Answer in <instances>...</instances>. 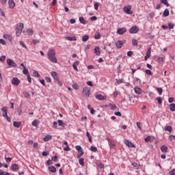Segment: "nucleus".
<instances>
[{
  "instance_id": "1",
  "label": "nucleus",
  "mask_w": 175,
  "mask_h": 175,
  "mask_svg": "<svg viewBox=\"0 0 175 175\" xmlns=\"http://www.w3.org/2000/svg\"><path fill=\"white\" fill-rule=\"evenodd\" d=\"M48 59L52 64H57L58 59L55 57V49H49L48 53Z\"/></svg>"
},
{
  "instance_id": "2",
  "label": "nucleus",
  "mask_w": 175,
  "mask_h": 175,
  "mask_svg": "<svg viewBox=\"0 0 175 175\" xmlns=\"http://www.w3.org/2000/svg\"><path fill=\"white\" fill-rule=\"evenodd\" d=\"M23 29H24V24L20 23L18 24V27L16 28V35L18 37H20L21 35V33L23 32Z\"/></svg>"
},
{
  "instance_id": "3",
  "label": "nucleus",
  "mask_w": 175,
  "mask_h": 175,
  "mask_svg": "<svg viewBox=\"0 0 175 175\" xmlns=\"http://www.w3.org/2000/svg\"><path fill=\"white\" fill-rule=\"evenodd\" d=\"M82 95L85 96V98H90V95H91V88L88 87H85L83 88Z\"/></svg>"
},
{
  "instance_id": "4",
  "label": "nucleus",
  "mask_w": 175,
  "mask_h": 175,
  "mask_svg": "<svg viewBox=\"0 0 175 175\" xmlns=\"http://www.w3.org/2000/svg\"><path fill=\"white\" fill-rule=\"evenodd\" d=\"M123 10L126 14H133V11H132V6L126 5L124 7Z\"/></svg>"
},
{
  "instance_id": "5",
  "label": "nucleus",
  "mask_w": 175,
  "mask_h": 175,
  "mask_svg": "<svg viewBox=\"0 0 175 175\" xmlns=\"http://www.w3.org/2000/svg\"><path fill=\"white\" fill-rule=\"evenodd\" d=\"M7 64L9 66H12V68H17V64L14 61L11 59H7Z\"/></svg>"
},
{
  "instance_id": "6",
  "label": "nucleus",
  "mask_w": 175,
  "mask_h": 175,
  "mask_svg": "<svg viewBox=\"0 0 175 175\" xmlns=\"http://www.w3.org/2000/svg\"><path fill=\"white\" fill-rule=\"evenodd\" d=\"M131 33H137L139 32V27L137 26H133L129 29Z\"/></svg>"
},
{
  "instance_id": "7",
  "label": "nucleus",
  "mask_w": 175,
  "mask_h": 175,
  "mask_svg": "<svg viewBox=\"0 0 175 175\" xmlns=\"http://www.w3.org/2000/svg\"><path fill=\"white\" fill-rule=\"evenodd\" d=\"M124 43H125V40H118L117 42L116 43V46L117 49H121L122 46H124Z\"/></svg>"
},
{
  "instance_id": "8",
  "label": "nucleus",
  "mask_w": 175,
  "mask_h": 175,
  "mask_svg": "<svg viewBox=\"0 0 175 175\" xmlns=\"http://www.w3.org/2000/svg\"><path fill=\"white\" fill-rule=\"evenodd\" d=\"M126 32V28L125 27H120L117 30V33L119 35H124Z\"/></svg>"
},
{
  "instance_id": "9",
  "label": "nucleus",
  "mask_w": 175,
  "mask_h": 175,
  "mask_svg": "<svg viewBox=\"0 0 175 175\" xmlns=\"http://www.w3.org/2000/svg\"><path fill=\"white\" fill-rule=\"evenodd\" d=\"M96 99H98V100H106V96H103L102 94H95Z\"/></svg>"
},
{
  "instance_id": "10",
  "label": "nucleus",
  "mask_w": 175,
  "mask_h": 175,
  "mask_svg": "<svg viewBox=\"0 0 175 175\" xmlns=\"http://www.w3.org/2000/svg\"><path fill=\"white\" fill-rule=\"evenodd\" d=\"M21 81L17 77H14L12 80V84L14 85H18Z\"/></svg>"
},
{
  "instance_id": "11",
  "label": "nucleus",
  "mask_w": 175,
  "mask_h": 175,
  "mask_svg": "<svg viewBox=\"0 0 175 175\" xmlns=\"http://www.w3.org/2000/svg\"><path fill=\"white\" fill-rule=\"evenodd\" d=\"M8 5H9L10 9H14L16 6V3H14V0H9Z\"/></svg>"
},
{
  "instance_id": "12",
  "label": "nucleus",
  "mask_w": 175,
  "mask_h": 175,
  "mask_svg": "<svg viewBox=\"0 0 175 175\" xmlns=\"http://www.w3.org/2000/svg\"><path fill=\"white\" fill-rule=\"evenodd\" d=\"M2 116L3 118L7 117L8 116V108L6 107H3L1 109Z\"/></svg>"
},
{
  "instance_id": "13",
  "label": "nucleus",
  "mask_w": 175,
  "mask_h": 175,
  "mask_svg": "<svg viewBox=\"0 0 175 175\" xmlns=\"http://www.w3.org/2000/svg\"><path fill=\"white\" fill-rule=\"evenodd\" d=\"M20 169V167H18V164L14 163L11 165V170L12 172H16Z\"/></svg>"
},
{
  "instance_id": "14",
  "label": "nucleus",
  "mask_w": 175,
  "mask_h": 175,
  "mask_svg": "<svg viewBox=\"0 0 175 175\" xmlns=\"http://www.w3.org/2000/svg\"><path fill=\"white\" fill-rule=\"evenodd\" d=\"M107 140L109 147H111V148H112V147L116 146V144H114V142L113 140H111V139L108 137V138H107Z\"/></svg>"
},
{
  "instance_id": "15",
  "label": "nucleus",
  "mask_w": 175,
  "mask_h": 175,
  "mask_svg": "<svg viewBox=\"0 0 175 175\" xmlns=\"http://www.w3.org/2000/svg\"><path fill=\"white\" fill-rule=\"evenodd\" d=\"M125 144L126 146H127L128 147H130L131 148H135V144H133L132 142H131L129 140H126L125 142Z\"/></svg>"
},
{
  "instance_id": "16",
  "label": "nucleus",
  "mask_w": 175,
  "mask_h": 175,
  "mask_svg": "<svg viewBox=\"0 0 175 175\" xmlns=\"http://www.w3.org/2000/svg\"><path fill=\"white\" fill-rule=\"evenodd\" d=\"M78 65H80V62L76 61L73 64L72 67L76 70V72H79V68H77Z\"/></svg>"
},
{
  "instance_id": "17",
  "label": "nucleus",
  "mask_w": 175,
  "mask_h": 175,
  "mask_svg": "<svg viewBox=\"0 0 175 175\" xmlns=\"http://www.w3.org/2000/svg\"><path fill=\"white\" fill-rule=\"evenodd\" d=\"M51 75L52 76V77L54 79V80H58V74H57V72L55 71H52L51 72Z\"/></svg>"
},
{
  "instance_id": "18",
  "label": "nucleus",
  "mask_w": 175,
  "mask_h": 175,
  "mask_svg": "<svg viewBox=\"0 0 175 175\" xmlns=\"http://www.w3.org/2000/svg\"><path fill=\"white\" fill-rule=\"evenodd\" d=\"M94 53L96 54V55H100V48H99V46H96L94 48Z\"/></svg>"
},
{
  "instance_id": "19",
  "label": "nucleus",
  "mask_w": 175,
  "mask_h": 175,
  "mask_svg": "<svg viewBox=\"0 0 175 175\" xmlns=\"http://www.w3.org/2000/svg\"><path fill=\"white\" fill-rule=\"evenodd\" d=\"M151 57V49H148V51L146 53V55L144 57L145 61H147L148 58H150Z\"/></svg>"
},
{
  "instance_id": "20",
  "label": "nucleus",
  "mask_w": 175,
  "mask_h": 175,
  "mask_svg": "<svg viewBox=\"0 0 175 175\" xmlns=\"http://www.w3.org/2000/svg\"><path fill=\"white\" fill-rule=\"evenodd\" d=\"M66 40H69L70 42H76V40H77V38H76V37H73V36H68L66 37Z\"/></svg>"
},
{
  "instance_id": "21",
  "label": "nucleus",
  "mask_w": 175,
  "mask_h": 175,
  "mask_svg": "<svg viewBox=\"0 0 175 175\" xmlns=\"http://www.w3.org/2000/svg\"><path fill=\"white\" fill-rule=\"evenodd\" d=\"M134 91L135 94H137V95H140V94H142V89L140 88H138V87L134 88Z\"/></svg>"
},
{
  "instance_id": "22",
  "label": "nucleus",
  "mask_w": 175,
  "mask_h": 175,
  "mask_svg": "<svg viewBox=\"0 0 175 175\" xmlns=\"http://www.w3.org/2000/svg\"><path fill=\"white\" fill-rule=\"evenodd\" d=\"M48 169L51 173H55V172H57V168L54 166H49Z\"/></svg>"
},
{
  "instance_id": "23",
  "label": "nucleus",
  "mask_w": 175,
  "mask_h": 175,
  "mask_svg": "<svg viewBox=\"0 0 175 175\" xmlns=\"http://www.w3.org/2000/svg\"><path fill=\"white\" fill-rule=\"evenodd\" d=\"M14 128H20L21 126V122L14 121L13 123Z\"/></svg>"
},
{
  "instance_id": "24",
  "label": "nucleus",
  "mask_w": 175,
  "mask_h": 175,
  "mask_svg": "<svg viewBox=\"0 0 175 175\" xmlns=\"http://www.w3.org/2000/svg\"><path fill=\"white\" fill-rule=\"evenodd\" d=\"M161 150L163 152L166 153V152H167V146H166L165 145H162L161 146Z\"/></svg>"
},
{
  "instance_id": "25",
  "label": "nucleus",
  "mask_w": 175,
  "mask_h": 175,
  "mask_svg": "<svg viewBox=\"0 0 175 175\" xmlns=\"http://www.w3.org/2000/svg\"><path fill=\"white\" fill-rule=\"evenodd\" d=\"M86 136L88 138L90 143H92V137L91 136V135H90V133L88 131L86 132Z\"/></svg>"
},
{
  "instance_id": "26",
  "label": "nucleus",
  "mask_w": 175,
  "mask_h": 175,
  "mask_svg": "<svg viewBox=\"0 0 175 175\" xmlns=\"http://www.w3.org/2000/svg\"><path fill=\"white\" fill-rule=\"evenodd\" d=\"M169 14H170L169 10L165 9L163 13V17H167Z\"/></svg>"
},
{
  "instance_id": "27",
  "label": "nucleus",
  "mask_w": 175,
  "mask_h": 175,
  "mask_svg": "<svg viewBox=\"0 0 175 175\" xmlns=\"http://www.w3.org/2000/svg\"><path fill=\"white\" fill-rule=\"evenodd\" d=\"M52 137L50 135H47L46 136H45V137L43 138L44 142H49V140H51Z\"/></svg>"
},
{
  "instance_id": "28",
  "label": "nucleus",
  "mask_w": 175,
  "mask_h": 175,
  "mask_svg": "<svg viewBox=\"0 0 175 175\" xmlns=\"http://www.w3.org/2000/svg\"><path fill=\"white\" fill-rule=\"evenodd\" d=\"M64 144L65 146H66V147L64 148V151H70V148L69 146H68V142H64Z\"/></svg>"
},
{
  "instance_id": "29",
  "label": "nucleus",
  "mask_w": 175,
  "mask_h": 175,
  "mask_svg": "<svg viewBox=\"0 0 175 175\" xmlns=\"http://www.w3.org/2000/svg\"><path fill=\"white\" fill-rule=\"evenodd\" d=\"M78 152L79 154H77V158H81V157H83V155H84V152L83 151V149L78 150Z\"/></svg>"
},
{
  "instance_id": "30",
  "label": "nucleus",
  "mask_w": 175,
  "mask_h": 175,
  "mask_svg": "<svg viewBox=\"0 0 175 175\" xmlns=\"http://www.w3.org/2000/svg\"><path fill=\"white\" fill-rule=\"evenodd\" d=\"M88 39H90V36H88L87 34L82 36V42H87V40H88Z\"/></svg>"
},
{
  "instance_id": "31",
  "label": "nucleus",
  "mask_w": 175,
  "mask_h": 175,
  "mask_svg": "<svg viewBox=\"0 0 175 175\" xmlns=\"http://www.w3.org/2000/svg\"><path fill=\"white\" fill-rule=\"evenodd\" d=\"M170 111H175V104L172 103L170 105Z\"/></svg>"
},
{
  "instance_id": "32",
  "label": "nucleus",
  "mask_w": 175,
  "mask_h": 175,
  "mask_svg": "<svg viewBox=\"0 0 175 175\" xmlns=\"http://www.w3.org/2000/svg\"><path fill=\"white\" fill-rule=\"evenodd\" d=\"M79 21L81 24H87V21H85L83 16L79 17Z\"/></svg>"
},
{
  "instance_id": "33",
  "label": "nucleus",
  "mask_w": 175,
  "mask_h": 175,
  "mask_svg": "<svg viewBox=\"0 0 175 175\" xmlns=\"http://www.w3.org/2000/svg\"><path fill=\"white\" fill-rule=\"evenodd\" d=\"M59 126H65L66 124L64 123V122L61 120H57Z\"/></svg>"
},
{
  "instance_id": "34",
  "label": "nucleus",
  "mask_w": 175,
  "mask_h": 175,
  "mask_svg": "<svg viewBox=\"0 0 175 175\" xmlns=\"http://www.w3.org/2000/svg\"><path fill=\"white\" fill-rule=\"evenodd\" d=\"M23 73V75H25L26 76H27V75H29V71L27 70V68L24 67Z\"/></svg>"
},
{
  "instance_id": "35",
  "label": "nucleus",
  "mask_w": 175,
  "mask_h": 175,
  "mask_svg": "<svg viewBox=\"0 0 175 175\" xmlns=\"http://www.w3.org/2000/svg\"><path fill=\"white\" fill-rule=\"evenodd\" d=\"M90 150L92 151V152H96V151H98V148H96V146H92L90 147Z\"/></svg>"
},
{
  "instance_id": "36",
  "label": "nucleus",
  "mask_w": 175,
  "mask_h": 175,
  "mask_svg": "<svg viewBox=\"0 0 175 175\" xmlns=\"http://www.w3.org/2000/svg\"><path fill=\"white\" fill-rule=\"evenodd\" d=\"M165 129L167 132H172V131H173V127H172V126H167V127L165 128Z\"/></svg>"
},
{
  "instance_id": "37",
  "label": "nucleus",
  "mask_w": 175,
  "mask_h": 175,
  "mask_svg": "<svg viewBox=\"0 0 175 175\" xmlns=\"http://www.w3.org/2000/svg\"><path fill=\"white\" fill-rule=\"evenodd\" d=\"M161 3L165 5V6H170V4H169L167 0H161Z\"/></svg>"
},
{
  "instance_id": "38",
  "label": "nucleus",
  "mask_w": 175,
  "mask_h": 175,
  "mask_svg": "<svg viewBox=\"0 0 175 175\" xmlns=\"http://www.w3.org/2000/svg\"><path fill=\"white\" fill-rule=\"evenodd\" d=\"M27 32L30 36H31V35H33V30H32V29H28Z\"/></svg>"
},
{
  "instance_id": "39",
  "label": "nucleus",
  "mask_w": 175,
  "mask_h": 175,
  "mask_svg": "<svg viewBox=\"0 0 175 175\" xmlns=\"http://www.w3.org/2000/svg\"><path fill=\"white\" fill-rule=\"evenodd\" d=\"M79 165H81V166H84V159L80 158L79 159Z\"/></svg>"
},
{
  "instance_id": "40",
  "label": "nucleus",
  "mask_w": 175,
  "mask_h": 175,
  "mask_svg": "<svg viewBox=\"0 0 175 175\" xmlns=\"http://www.w3.org/2000/svg\"><path fill=\"white\" fill-rule=\"evenodd\" d=\"M33 76L34 77H40V75H39V72H38L36 70H35L33 72Z\"/></svg>"
},
{
  "instance_id": "41",
  "label": "nucleus",
  "mask_w": 175,
  "mask_h": 175,
  "mask_svg": "<svg viewBox=\"0 0 175 175\" xmlns=\"http://www.w3.org/2000/svg\"><path fill=\"white\" fill-rule=\"evenodd\" d=\"M155 100H157L159 105H162V98L157 97L155 98Z\"/></svg>"
},
{
  "instance_id": "42",
  "label": "nucleus",
  "mask_w": 175,
  "mask_h": 175,
  "mask_svg": "<svg viewBox=\"0 0 175 175\" xmlns=\"http://www.w3.org/2000/svg\"><path fill=\"white\" fill-rule=\"evenodd\" d=\"M134 81L135 83H137V84H142V80L139 78H135Z\"/></svg>"
},
{
  "instance_id": "43",
  "label": "nucleus",
  "mask_w": 175,
  "mask_h": 175,
  "mask_svg": "<svg viewBox=\"0 0 175 175\" xmlns=\"http://www.w3.org/2000/svg\"><path fill=\"white\" fill-rule=\"evenodd\" d=\"M156 90H157L159 95H162V92H163V90L162 89V88H157Z\"/></svg>"
},
{
  "instance_id": "44",
  "label": "nucleus",
  "mask_w": 175,
  "mask_h": 175,
  "mask_svg": "<svg viewBox=\"0 0 175 175\" xmlns=\"http://www.w3.org/2000/svg\"><path fill=\"white\" fill-rule=\"evenodd\" d=\"M55 81L56 84H57V85H59V87H62V82H61L59 79H57V80H55Z\"/></svg>"
},
{
  "instance_id": "45",
  "label": "nucleus",
  "mask_w": 175,
  "mask_h": 175,
  "mask_svg": "<svg viewBox=\"0 0 175 175\" xmlns=\"http://www.w3.org/2000/svg\"><path fill=\"white\" fill-rule=\"evenodd\" d=\"M38 120H34L32 123H31V125H33V126H38Z\"/></svg>"
},
{
  "instance_id": "46",
  "label": "nucleus",
  "mask_w": 175,
  "mask_h": 175,
  "mask_svg": "<svg viewBox=\"0 0 175 175\" xmlns=\"http://www.w3.org/2000/svg\"><path fill=\"white\" fill-rule=\"evenodd\" d=\"M145 73L148 76H152V72L150 70H146Z\"/></svg>"
},
{
  "instance_id": "47",
  "label": "nucleus",
  "mask_w": 175,
  "mask_h": 175,
  "mask_svg": "<svg viewBox=\"0 0 175 175\" xmlns=\"http://www.w3.org/2000/svg\"><path fill=\"white\" fill-rule=\"evenodd\" d=\"M167 27L170 28V29H173L174 28V24L169 23Z\"/></svg>"
},
{
  "instance_id": "48",
  "label": "nucleus",
  "mask_w": 175,
  "mask_h": 175,
  "mask_svg": "<svg viewBox=\"0 0 175 175\" xmlns=\"http://www.w3.org/2000/svg\"><path fill=\"white\" fill-rule=\"evenodd\" d=\"M132 44H133V46H137L138 42L137 41V40L133 39L132 40Z\"/></svg>"
},
{
  "instance_id": "49",
  "label": "nucleus",
  "mask_w": 175,
  "mask_h": 175,
  "mask_svg": "<svg viewBox=\"0 0 175 175\" xmlns=\"http://www.w3.org/2000/svg\"><path fill=\"white\" fill-rule=\"evenodd\" d=\"M5 160L7 162V163H9L12 162V157H5Z\"/></svg>"
},
{
  "instance_id": "50",
  "label": "nucleus",
  "mask_w": 175,
  "mask_h": 175,
  "mask_svg": "<svg viewBox=\"0 0 175 175\" xmlns=\"http://www.w3.org/2000/svg\"><path fill=\"white\" fill-rule=\"evenodd\" d=\"M100 38V33L99 32L96 33L94 35V38L99 39Z\"/></svg>"
},
{
  "instance_id": "51",
  "label": "nucleus",
  "mask_w": 175,
  "mask_h": 175,
  "mask_svg": "<svg viewBox=\"0 0 175 175\" xmlns=\"http://www.w3.org/2000/svg\"><path fill=\"white\" fill-rule=\"evenodd\" d=\"M137 126L139 128V131H142V122H137Z\"/></svg>"
},
{
  "instance_id": "52",
  "label": "nucleus",
  "mask_w": 175,
  "mask_h": 175,
  "mask_svg": "<svg viewBox=\"0 0 175 175\" xmlns=\"http://www.w3.org/2000/svg\"><path fill=\"white\" fill-rule=\"evenodd\" d=\"M53 128H54L55 129H57V128H58V122H53Z\"/></svg>"
},
{
  "instance_id": "53",
  "label": "nucleus",
  "mask_w": 175,
  "mask_h": 175,
  "mask_svg": "<svg viewBox=\"0 0 175 175\" xmlns=\"http://www.w3.org/2000/svg\"><path fill=\"white\" fill-rule=\"evenodd\" d=\"M50 153L47 151H43L42 153V157H47Z\"/></svg>"
},
{
  "instance_id": "54",
  "label": "nucleus",
  "mask_w": 175,
  "mask_h": 175,
  "mask_svg": "<svg viewBox=\"0 0 175 175\" xmlns=\"http://www.w3.org/2000/svg\"><path fill=\"white\" fill-rule=\"evenodd\" d=\"M20 44H21V46H22V47H23L24 49H28V48H27V46H25V44L24 43V42H23V41H20Z\"/></svg>"
},
{
  "instance_id": "55",
  "label": "nucleus",
  "mask_w": 175,
  "mask_h": 175,
  "mask_svg": "<svg viewBox=\"0 0 175 175\" xmlns=\"http://www.w3.org/2000/svg\"><path fill=\"white\" fill-rule=\"evenodd\" d=\"M5 59H6V56L5 55H3L0 57L1 62H5Z\"/></svg>"
},
{
  "instance_id": "56",
  "label": "nucleus",
  "mask_w": 175,
  "mask_h": 175,
  "mask_svg": "<svg viewBox=\"0 0 175 175\" xmlns=\"http://www.w3.org/2000/svg\"><path fill=\"white\" fill-rule=\"evenodd\" d=\"M145 142H146V143H150V142H151V137L148 136L146 138H145Z\"/></svg>"
},
{
  "instance_id": "57",
  "label": "nucleus",
  "mask_w": 175,
  "mask_h": 175,
  "mask_svg": "<svg viewBox=\"0 0 175 175\" xmlns=\"http://www.w3.org/2000/svg\"><path fill=\"white\" fill-rule=\"evenodd\" d=\"M94 9L95 10H98V9H99V3H94Z\"/></svg>"
},
{
  "instance_id": "58",
  "label": "nucleus",
  "mask_w": 175,
  "mask_h": 175,
  "mask_svg": "<svg viewBox=\"0 0 175 175\" xmlns=\"http://www.w3.org/2000/svg\"><path fill=\"white\" fill-rule=\"evenodd\" d=\"M157 60L159 64H162V62H163V57H158Z\"/></svg>"
},
{
  "instance_id": "59",
  "label": "nucleus",
  "mask_w": 175,
  "mask_h": 175,
  "mask_svg": "<svg viewBox=\"0 0 175 175\" xmlns=\"http://www.w3.org/2000/svg\"><path fill=\"white\" fill-rule=\"evenodd\" d=\"M173 139H174V140H175V136L174 135H170L169 136L170 142H173Z\"/></svg>"
},
{
  "instance_id": "60",
  "label": "nucleus",
  "mask_w": 175,
  "mask_h": 175,
  "mask_svg": "<svg viewBox=\"0 0 175 175\" xmlns=\"http://www.w3.org/2000/svg\"><path fill=\"white\" fill-rule=\"evenodd\" d=\"M27 81H28V82H29V83H32V80H31V75H29V74L27 75Z\"/></svg>"
},
{
  "instance_id": "61",
  "label": "nucleus",
  "mask_w": 175,
  "mask_h": 175,
  "mask_svg": "<svg viewBox=\"0 0 175 175\" xmlns=\"http://www.w3.org/2000/svg\"><path fill=\"white\" fill-rule=\"evenodd\" d=\"M45 80L47 83H51V78L49 77H45Z\"/></svg>"
},
{
  "instance_id": "62",
  "label": "nucleus",
  "mask_w": 175,
  "mask_h": 175,
  "mask_svg": "<svg viewBox=\"0 0 175 175\" xmlns=\"http://www.w3.org/2000/svg\"><path fill=\"white\" fill-rule=\"evenodd\" d=\"M33 44L36 45L38 43H40L39 40H32Z\"/></svg>"
},
{
  "instance_id": "63",
  "label": "nucleus",
  "mask_w": 175,
  "mask_h": 175,
  "mask_svg": "<svg viewBox=\"0 0 175 175\" xmlns=\"http://www.w3.org/2000/svg\"><path fill=\"white\" fill-rule=\"evenodd\" d=\"M72 88H74V90H79V85L75 83L72 85Z\"/></svg>"
},
{
  "instance_id": "64",
  "label": "nucleus",
  "mask_w": 175,
  "mask_h": 175,
  "mask_svg": "<svg viewBox=\"0 0 175 175\" xmlns=\"http://www.w3.org/2000/svg\"><path fill=\"white\" fill-rule=\"evenodd\" d=\"M170 175H175V169L172 170L170 172Z\"/></svg>"
}]
</instances>
